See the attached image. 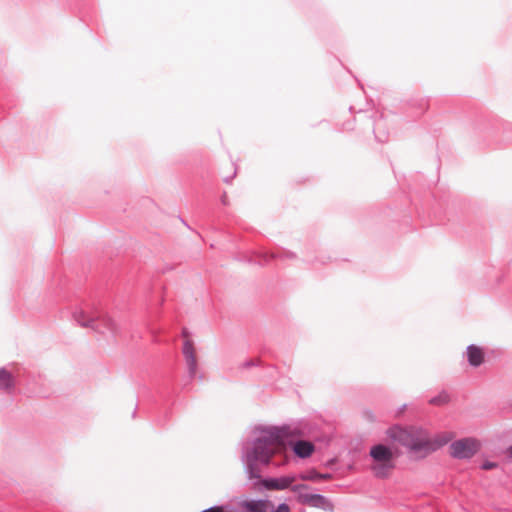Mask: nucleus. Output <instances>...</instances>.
<instances>
[{"instance_id":"f257e3e1","label":"nucleus","mask_w":512,"mask_h":512,"mask_svg":"<svg viewBox=\"0 0 512 512\" xmlns=\"http://www.w3.org/2000/svg\"><path fill=\"white\" fill-rule=\"evenodd\" d=\"M386 433L392 441L409 447L415 452L422 450L434 451L449 441V438L431 440L424 430L415 427L404 429L394 426L389 428Z\"/></svg>"},{"instance_id":"f03ea898","label":"nucleus","mask_w":512,"mask_h":512,"mask_svg":"<svg viewBox=\"0 0 512 512\" xmlns=\"http://www.w3.org/2000/svg\"><path fill=\"white\" fill-rule=\"evenodd\" d=\"M286 429L264 432L255 442L251 457L253 460L268 464L271 457L281 452L285 446Z\"/></svg>"},{"instance_id":"7ed1b4c3","label":"nucleus","mask_w":512,"mask_h":512,"mask_svg":"<svg viewBox=\"0 0 512 512\" xmlns=\"http://www.w3.org/2000/svg\"><path fill=\"white\" fill-rule=\"evenodd\" d=\"M370 456L372 463L370 469L373 475L379 479L389 478L395 468V453L383 444H377L371 447Z\"/></svg>"},{"instance_id":"20e7f679","label":"nucleus","mask_w":512,"mask_h":512,"mask_svg":"<svg viewBox=\"0 0 512 512\" xmlns=\"http://www.w3.org/2000/svg\"><path fill=\"white\" fill-rule=\"evenodd\" d=\"M479 447V442L476 439L464 438L450 445V454L458 459L471 458L478 452Z\"/></svg>"},{"instance_id":"39448f33","label":"nucleus","mask_w":512,"mask_h":512,"mask_svg":"<svg viewBox=\"0 0 512 512\" xmlns=\"http://www.w3.org/2000/svg\"><path fill=\"white\" fill-rule=\"evenodd\" d=\"M296 481V477L289 475L280 478H272L264 481V486L269 490H284L291 488L293 492H299L301 489H306V485H295L292 484Z\"/></svg>"},{"instance_id":"423d86ee","label":"nucleus","mask_w":512,"mask_h":512,"mask_svg":"<svg viewBox=\"0 0 512 512\" xmlns=\"http://www.w3.org/2000/svg\"><path fill=\"white\" fill-rule=\"evenodd\" d=\"M82 325L92 327L97 332L102 334L105 333L106 330L113 331L116 328L115 323L107 316H99L96 318V320L91 319L88 322H83Z\"/></svg>"},{"instance_id":"0eeeda50","label":"nucleus","mask_w":512,"mask_h":512,"mask_svg":"<svg viewBox=\"0 0 512 512\" xmlns=\"http://www.w3.org/2000/svg\"><path fill=\"white\" fill-rule=\"evenodd\" d=\"M467 359L471 366L478 367L485 360L484 350L476 345H470L467 348Z\"/></svg>"},{"instance_id":"6e6552de","label":"nucleus","mask_w":512,"mask_h":512,"mask_svg":"<svg viewBox=\"0 0 512 512\" xmlns=\"http://www.w3.org/2000/svg\"><path fill=\"white\" fill-rule=\"evenodd\" d=\"M183 354L186 358L190 372L195 373L197 365L196 352L193 346V342L189 339H186L184 342Z\"/></svg>"},{"instance_id":"1a4fd4ad","label":"nucleus","mask_w":512,"mask_h":512,"mask_svg":"<svg viewBox=\"0 0 512 512\" xmlns=\"http://www.w3.org/2000/svg\"><path fill=\"white\" fill-rule=\"evenodd\" d=\"M293 451L300 458H307L314 452V445L309 441H297L293 445Z\"/></svg>"},{"instance_id":"9d476101","label":"nucleus","mask_w":512,"mask_h":512,"mask_svg":"<svg viewBox=\"0 0 512 512\" xmlns=\"http://www.w3.org/2000/svg\"><path fill=\"white\" fill-rule=\"evenodd\" d=\"M14 387V379L10 372L0 369V389L10 391Z\"/></svg>"},{"instance_id":"9b49d317","label":"nucleus","mask_w":512,"mask_h":512,"mask_svg":"<svg viewBox=\"0 0 512 512\" xmlns=\"http://www.w3.org/2000/svg\"><path fill=\"white\" fill-rule=\"evenodd\" d=\"M300 502L312 506H320L324 503L325 498L318 494H304L299 495Z\"/></svg>"},{"instance_id":"f8f14e48","label":"nucleus","mask_w":512,"mask_h":512,"mask_svg":"<svg viewBox=\"0 0 512 512\" xmlns=\"http://www.w3.org/2000/svg\"><path fill=\"white\" fill-rule=\"evenodd\" d=\"M299 478L303 481H317V480H328L331 479L330 474H320L315 470H310L306 473H303L299 476Z\"/></svg>"},{"instance_id":"ddd939ff","label":"nucleus","mask_w":512,"mask_h":512,"mask_svg":"<svg viewBox=\"0 0 512 512\" xmlns=\"http://www.w3.org/2000/svg\"><path fill=\"white\" fill-rule=\"evenodd\" d=\"M270 507L272 505L268 501H253L247 504V508L251 512H266Z\"/></svg>"},{"instance_id":"4468645a","label":"nucleus","mask_w":512,"mask_h":512,"mask_svg":"<svg viewBox=\"0 0 512 512\" xmlns=\"http://www.w3.org/2000/svg\"><path fill=\"white\" fill-rule=\"evenodd\" d=\"M448 401H449L448 395L443 393V394H440L438 397L431 399L430 402L435 405H443V404H446Z\"/></svg>"},{"instance_id":"2eb2a0df","label":"nucleus","mask_w":512,"mask_h":512,"mask_svg":"<svg viewBox=\"0 0 512 512\" xmlns=\"http://www.w3.org/2000/svg\"><path fill=\"white\" fill-rule=\"evenodd\" d=\"M496 467H497V463L490 462V461H486L482 465V469H484V470H491V469H494Z\"/></svg>"},{"instance_id":"dca6fc26","label":"nucleus","mask_w":512,"mask_h":512,"mask_svg":"<svg viewBox=\"0 0 512 512\" xmlns=\"http://www.w3.org/2000/svg\"><path fill=\"white\" fill-rule=\"evenodd\" d=\"M204 512H223L221 507H212L210 509L205 510Z\"/></svg>"},{"instance_id":"f3484780","label":"nucleus","mask_w":512,"mask_h":512,"mask_svg":"<svg viewBox=\"0 0 512 512\" xmlns=\"http://www.w3.org/2000/svg\"><path fill=\"white\" fill-rule=\"evenodd\" d=\"M507 455L512 458V445L506 451Z\"/></svg>"}]
</instances>
